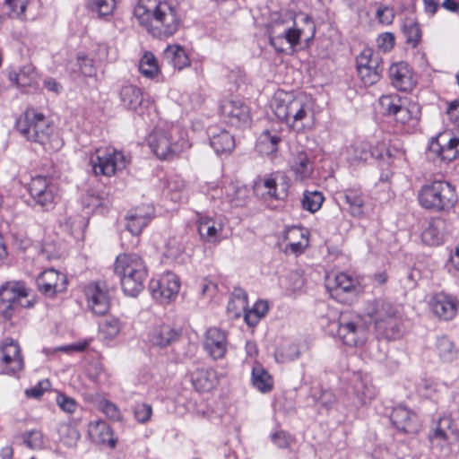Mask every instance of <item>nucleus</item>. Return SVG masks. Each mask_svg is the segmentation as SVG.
<instances>
[{
  "instance_id": "338daca9",
  "label": "nucleus",
  "mask_w": 459,
  "mask_h": 459,
  "mask_svg": "<svg viewBox=\"0 0 459 459\" xmlns=\"http://www.w3.org/2000/svg\"><path fill=\"white\" fill-rule=\"evenodd\" d=\"M170 191L175 192L171 198L175 201H181L182 192L186 188V183L179 178L174 179L169 183Z\"/></svg>"
},
{
  "instance_id": "a211bd4d",
  "label": "nucleus",
  "mask_w": 459,
  "mask_h": 459,
  "mask_svg": "<svg viewBox=\"0 0 459 459\" xmlns=\"http://www.w3.org/2000/svg\"><path fill=\"white\" fill-rule=\"evenodd\" d=\"M1 362L5 373L15 374L23 369L24 360L19 344L11 338L3 341Z\"/></svg>"
},
{
  "instance_id": "de8ad7c7",
  "label": "nucleus",
  "mask_w": 459,
  "mask_h": 459,
  "mask_svg": "<svg viewBox=\"0 0 459 459\" xmlns=\"http://www.w3.org/2000/svg\"><path fill=\"white\" fill-rule=\"evenodd\" d=\"M403 101L397 94L384 95L379 99V105L385 115L393 116Z\"/></svg>"
},
{
  "instance_id": "13d9d810",
  "label": "nucleus",
  "mask_w": 459,
  "mask_h": 459,
  "mask_svg": "<svg viewBox=\"0 0 459 459\" xmlns=\"http://www.w3.org/2000/svg\"><path fill=\"white\" fill-rule=\"evenodd\" d=\"M377 43L379 49L388 52L394 46V36L390 32L382 33L378 36Z\"/></svg>"
},
{
  "instance_id": "bf43d9fd",
  "label": "nucleus",
  "mask_w": 459,
  "mask_h": 459,
  "mask_svg": "<svg viewBox=\"0 0 459 459\" xmlns=\"http://www.w3.org/2000/svg\"><path fill=\"white\" fill-rule=\"evenodd\" d=\"M183 247L181 243L176 238H169L166 244L165 255L169 258L176 259L182 252Z\"/></svg>"
},
{
  "instance_id": "7ed1b4c3",
  "label": "nucleus",
  "mask_w": 459,
  "mask_h": 459,
  "mask_svg": "<svg viewBox=\"0 0 459 459\" xmlns=\"http://www.w3.org/2000/svg\"><path fill=\"white\" fill-rule=\"evenodd\" d=\"M16 128L28 141L42 145L46 150L57 151L63 140L55 132L53 122L42 112L27 108L16 121Z\"/></svg>"
},
{
  "instance_id": "8fccbe9b",
  "label": "nucleus",
  "mask_w": 459,
  "mask_h": 459,
  "mask_svg": "<svg viewBox=\"0 0 459 459\" xmlns=\"http://www.w3.org/2000/svg\"><path fill=\"white\" fill-rule=\"evenodd\" d=\"M88 436L95 444L104 447L113 448L117 442L114 432H88Z\"/></svg>"
},
{
  "instance_id": "ea45409f",
  "label": "nucleus",
  "mask_w": 459,
  "mask_h": 459,
  "mask_svg": "<svg viewBox=\"0 0 459 459\" xmlns=\"http://www.w3.org/2000/svg\"><path fill=\"white\" fill-rule=\"evenodd\" d=\"M437 351L440 359L445 362H451L457 358L458 350L455 348L454 342L446 336L437 338Z\"/></svg>"
},
{
  "instance_id": "09e8293b",
  "label": "nucleus",
  "mask_w": 459,
  "mask_h": 459,
  "mask_svg": "<svg viewBox=\"0 0 459 459\" xmlns=\"http://www.w3.org/2000/svg\"><path fill=\"white\" fill-rule=\"evenodd\" d=\"M299 347L296 343L282 346L275 352V359L280 363L293 361L299 357Z\"/></svg>"
},
{
  "instance_id": "2f4dec72",
  "label": "nucleus",
  "mask_w": 459,
  "mask_h": 459,
  "mask_svg": "<svg viewBox=\"0 0 459 459\" xmlns=\"http://www.w3.org/2000/svg\"><path fill=\"white\" fill-rule=\"evenodd\" d=\"M390 420L397 430H407L408 428L413 427L417 416L408 408L398 406L392 411Z\"/></svg>"
},
{
  "instance_id": "6e6552de",
  "label": "nucleus",
  "mask_w": 459,
  "mask_h": 459,
  "mask_svg": "<svg viewBox=\"0 0 459 459\" xmlns=\"http://www.w3.org/2000/svg\"><path fill=\"white\" fill-rule=\"evenodd\" d=\"M418 199L422 207L433 211L452 208L458 200L455 187L442 180L424 185L419 192Z\"/></svg>"
},
{
  "instance_id": "69168bd1",
  "label": "nucleus",
  "mask_w": 459,
  "mask_h": 459,
  "mask_svg": "<svg viewBox=\"0 0 459 459\" xmlns=\"http://www.w3.org/2000/svg\"><path fill=\"white\" fill-rule=\"evenodd\" d=\"M395 112L396 113H394L392 117H394L396 122L401 123L403 125L409 123L412 117L411 111L405 106V101L402 103L400 108H398V109Z\"/></svg>"
},
{
  "instance_id": "6ab92c4d",
  "label": "nucleus",
  "mask_w": 459,
  "mask_h": 459,
  "mask_svg": "<svg viewBox=\"0 0 459 459\" xmlns=\"http://www.w3.org/2000/svg\"><path fill=\"white\" fill-rule=\"evenodd\" d=\"M203 344L210 358L214 360L221 359L228 351L227 334L218 327H210L205 332Z\"/></svg>"
},
{
  "instance_id": "9d476101",
  "label": "nucleus",
  "mask_w": 459,
  "mask_h": 459,
  "mask_svg": "<svg viewBox=\"0 0 459 459\" xmlns=\"http://www.w3.org/2000/svg\"><path fill=\"white\" fill-rule=\"evenodd\" d=\"M95 158L91 159L92 169L96 176L111 177L126 168L127 160L125 155L113 148L96 150Z\"/></svg>"
},
{
  "instance_id": "f257e3e1",
  "label": "nucleus",
  "mask_w": 459,
  "mask_h": 459,
  "mask_svg": "<svg viewBox=\"0 0 459 459\" xmlns=\"http://www.w3.org/2000/svg\"><path fill=\"white\" fill-rule=\"evenodd\" d=\"M134 17L141 27L158 39L174 35L182 21L177 4L169 0H139Z\"/></svg>"
},
{
  "instance_id": "e433bc0d",
  "label": "nucleus",
  "mask_w": 459,
  "mask_h": 459,
  "mask_svg": "<svg viewBox=\"0 0 459 459\" xmlns=\"http://www.w3.org/2000/svg\"><path fill=\"white\" fill-rule=\"evenodd\" d=\"M210 143L217 153L230 152L235 147L234 137L226 130H221L218 134L212 133Z\"/></svg>"
},
{
  "instance_id": "423d86ee",
  "label": "nucleus",
  "mask_w": 459,
  "mask_h": 459,
  "mask_svg": "<svg viewBox=\"0 0 459 459\" xmlns=\"http://www.w3.org/2000/svg\"><path fill=\"white\" fill-rule=\"evenodd\" d=\"M186 136L179 125H166L149 135L148 144L158 159L170 160L190 146Z\"/></svg>"
},
{
  "instance_id": "79ce46f5",
  "label": "nucleus",
  "mask_w": 459,
  "mask_h": 459,
  "mask_svg": "<svg viewBox=\"0 0 459 459\" xmlns=\"http://www.w3.org/2000/svg\"><path fill=\"white\" fill-rule=\"evenodd\" d=\"M247 307V295L241 290H235L228 304V311L235 317H238Z\"/></svg>"
},
{
  "instance_id": "39448f33",
  "label": "nucleus",
  "mask_w": 459,
  "mask_h": 459,
  "mask_svg": "<svg viewBox=\"0 0 459 459\" xmlns=\"http://www.w3.org/2000/svg\"><path fill=\"white\" fill-rule=\"evenodd\" d=\"M363 315L373 324L378 336L394 340L402 335V316L394 304L385 299L368 301L364 306Z\"/></svg>"
},
{
  "instance_id": "2eb2a0df",
  "label": "nucleus",
  "mask_w": 459,
  "mask_h": 459,
  "mask_svg": "<svg viewBox=\"0 0 459 459\" xmlns=\"http://www.w3.org/2000/svg\"><path fill=\"white\" fill-rule=\"evenodd\" d=\"M326 288L332 298L342 303H347L354 297L359 289L358 281L351 276L339 273L333 277H327Z\"/></svg>"
},
{
  "instance_id": "0eeeda50",
  "label": "nucleus",
  "mask_w": 459,
  "mask_h": 459,
  "mask_svg": "<svg viewBox=\"0 0 459 459\" xmlns=\"http://www.w3.org/2000/svg\"><path fill=\"white\" fill-rule=\"evenodd\" d=\"M115 273L120 278L124 292L137 296L144 288L147 267L143 259L136 254H123L117 257Z\"/></svg>"
},
{
  "instance_id": "f704fd0d",
  "label": "nucleus",
  "mask_w": 459,
  "mask_h": 459,
  "mask_svg": "<svg viewBox=\"0 0 459 459\" xmlns=\"http://www.w3.org/2000/svg\"><path fill=\"white\" fill-rule=\"evenodd\" d=\"M178 332L169 325H163L153 329L150 334V342L156 346L166 347L175 342Z\"/></svg>"
},
{
  "instance_id": "49530a36",
  "label": "nucleus",
  "mask_w": 459,
  "mask_h": 459,
  "mask_svg": "<svg viewBox=\"0 0 459 459\" xmlns=\"http://www.w3.org/2000/svg\"><path fill=\"white\" fill-rule=\"evenodd\" d=\"M403 33L408 44L416 47L421 39V30L418 22L407 19L403 24Z\"/></svg>"
},
{
  "instance_id": "f03ea898",
  "label": "nucleus",
  "mask_w": 459,
  "mask_h": 459,
  "mask_svg": "<svg viewBox=\"0 0 459 459\" xmlns=\"http://www.w3.org/2000/svg\"><path fill=\"white\" fill-rule=\"evenodd\" d=\"M271 45L279 53H292L302 41L308 43L316 34V25L305 13L294 17L276 15L267 26Z\"/></svg>"
},
{
  "instance_id": "6e6d98bb",
  "label": "nucleus",
  "mask_w": 459,
  "mask_h": 459,
  "mask_svg": "<svg viewBox=\"0 0 459 459\" xmlns=\"http://www.w3.org/2000/svg\"><path fill=\"white\" fill-rule=\"evenodd\" d=\"M22 438L25 445L30 449H40L44 446L42 432H25Z\"/></svg>"
},
{
  "instance_id": "a878e982",
  "label": "nucleus",
  "mask_w": 459,
  "mask_h": 459,
  "mask_svg": "<svg viewBox=\"0 0 459 459\" xmlns=\"http://www.w3.org/2000/svg\"><path fill=\"white\" fill-rule=\"evenodd\" d=\"M190 379L198 392H209L217 385L216 371L211 368L196 367L191 371Z\"/></svg>"
},
{
  "instance_id": "9b49d317",
  "label": "nucleus",
  "mask_w": 459,
  "mask_h": 459,
  "mask_svg": "<svg viewBox=\"0 0 459 459\" xmlns=\"http://www.w3.org/2000/svg\"><path fill=\"white\" fill-rule=\"evenodd\" d=\"M459 154V136L441 133L429 143L427 156L433 161L450 162Z\"/></svg>"
},
{
  "instance_id": "052dcab7",
  "label": "nucleus",
  "mask_w": 459,
  "mask_h": 459,
  "mask_svg": "<svg viewBox=\"0 0 459 459\" xmlns=\"http://www.w3.org/2000/svg\"><path fill=\"white\" fill-rule=\"evenodd\" d=\"M376 16L380 23L389 25L394 19V11L388 6H380L377 11Z\"/></svg>"
},
{
  "instance_id": "4d7b16f0",
  "label": "nucleus",
  "mask_w": 459,
  "mask_h": 459,
  "mask_svg": "<svg viewBox=\"0 0 459 459\" xmlns=\"http://www.w3.org/2000/svg\"><path fill=\"white\" fill-rule=\"evenodd\" d=\"M152 414V408L148 403H137L134 408L135 420L140 423L147 422Z\"/></svg>"
},
{
  "instance_id": "0e129e2a",
  "label": "nucleus",
  "mask_w": 459,
  "mask_h": 459,
  "mask_svg": "<svg viewBox=\"0 0 459 459\" xmlns=\"http://www.w3.org/2000/svg\"><path fill=\"white\" fill-rule=\"evenodd\" d=\"M102 411L112 420H120V411L116 404L112 403L109 401H103L100 403Z\"/></svg>"
},
{
  "instance_id": "1a4fd4ad",
  "label": "nucleus",
  "mask_w": 459,
  "mask_h": 459,
  "mask_svg": "<svg viewBox=\"0 0 459 459\" xmlns=\"http://www.w3.org/2000/svg\"><path fill=\"white\" fill-rule=\"evenodd\" d=\"M28 290L20 281H6L0 287V316L11 319L23 307H30L33 302L28 299Z\"/></svg>"
},
{
  "instance_id": "3c124183",
  "label": "nucleus",
  "mask_w": 459,
  "mask_h": 459,
  "mask_svg": "<svg viewBox=\"0 0 459 459\" xmlns=\"http://www.w3.org/2000/svg\"><path fill=\"white\" fill-rule=\"evenodd\" d=\"M247 189L243 186L230 185L226 187V200L234 205H240L247 195Z\"/></svg>"
},
{
  "instance_id": "e2e57ef3",
  "label": "nucleus",
  "mask_w": 459,
  "mask_h": 459,
  "mask_svg": "<svg viewBox=\"0 0 459 459\" xmlns=\"http://www.w3.org/2000/svg\"><path fill=\"white\" fill-rule=\"evenodd\" d=\"M101 330L106 337L112 339L117 335L120 331L119 322L117 319L106 321L102 325Z\"/></svg>"
},
{
  "instance_id": "4be33fe9",
  "label": "nucleus",
  "mask_w": 459,
  "mask_h": 459,
  "mask_svg": "<svg viewBox=\"0 0 459 459\" xmlns=\"http://www.w3.org/2000/svg\"><path fill=\"white\" fill-rule=\"evenodd\" d=\"M89 309L95 315L103 316L109 310L110 301L108 291L99 283L91 282L84 289Z\"/></svg>"
},
{
  "instance_id": "412c9836",
  "label": "nucleus",
  "mask_w": 459,
  "mask_h": 459,
  "mask_svg": "<svg viewBox=\"0 0 459 459\" xmlns=\"http://www.w3.org/2000/svg\"><path fill=\"white\" fill-rule=\"evenodd\" d=\"M152 204H142L130 210L126 217V228L133 236H139L154 217Z\"/></svg>"
},
{
  "instance_id": "f8f14e48",
  "label": "nucleus",
  "mask_w": 459,
  "mask_h": 459,
  "mask_svg": "<svg viewBox=\"0 0 459 459\" xmlns=\"http://www.w3.org/2000/svg\"><path fill=\"white\" fill-rule=\"evenodd\" d=\"M357 70L361 82L369 86L376 83L381 76V58L371 48H364L357 56Z\"/></svg>"
},
{
  "instance_id": "cd10ccee",
  "label": "nucleus",
  "mask_w": 459,
  "mask_h": 459,
  "mask_svg": "<svg viewBox=\"0 0 459 459\" xmlns=\"http://www.w3.org/2000/svg\"><path fill=\"white\" fill-rule=\"evenodd\" d=\"M340 198L343 199L348 205V212L360 218L364 215L365 196L360 189L351 187L339 192Z\"/></svg>"
},
{
  "instance_id": "7c9ffc66",
  "label": "nucleus",
  "mask_w": 459,
  "mask_h": 459,
  "mask_svg": "<svg viewBox=\"0 0 459 459\" xmlns=\"http://www.w3.org/2000/svg\"><path fill=\"white\" fill-rule=\"evenodd\" d=\"M290 169L295 175V179L304 180L308 178L313 172V165L305 152H297L290 160Z\"/></svg>"
},
{
  "instance_id": "5fc2aeb1",
  "label": "nucleus",
  "mask_w": 459,
  "mask_h": 459,
  "mask_svg": "<svg viewBox=\"0 0 459 459\" xmlns=\"http://www.w3.org/2000/svg\"><path fill=\"white\" fill-rule=\"evenodd\" d=\"M336 403V397L331 391H323L320 396L316 399V405L319 411L325 410V411L333 409Z\"/></svg>"
},
{
  "instance_id": "58836bf2",
  "label": "nucleus",
  "mask_w": 459,
  "mask_h": 459,
  "mask_svg": "<svg viewBox=\"0 0 459 459\" xmlns=\"http://www.w3.org/2000/svg\"><path fill=\"white\" fill-rule=\"evenodd\" d=\"M281 142V138L277 133L265 131L260 135L256 146L260 152L269 155L277 152Z\"/></svg>"
},
{
  "instance_id": "393cba45",
  "label": "nucleus",
  "mask_w": 459,
  "mask_h": 459,
  "mask_svg": "<svg viewBox=\"0 0 459 459\" xmlns=\"http://www.w3.org/2000/svg\"><path fill=\"white\" fill-rule=\"evenodd\" d=\"M389 77L394 87L407 91L415 84L412 70L405 62L393 64L389 68Z\"/></svg>"
},
{
  "instance_id": "b1692460",
  "label": "nucleus",
  "mask_w": 459,
  "mask_h": 459,
  "mask_svg": "<svg viewBox=\"0 0 459 459\" xmlns=\"http://www.w3.org/2000/svg\"><path fill=\"white\" fill-rule=\"evenodd\" d=\"M39 290L46 295L53 296L66 289L67 280L65 275L54 269L42 272L36 280Z\"/></svg>"
},
{
  "instance_id": "4c0bfd02",
  "label": "nucleus",
  "mask_w": 459,
  "mask_h": 459,
  "mask_svg": "<svg viewBox=\"0 0 459 459\" xmlns=\"http://www.w3.org/2000/svg\"><path fill=\"white\" fill-rule=\"evenodd\" d=\"M252 385L261 393H268L273 387L272 376L261 366H255L252 369Z\"/></svg>"
},
{
  "instance_id": "680f3d73",
  "label": "nucleus",
  "mask_w": 459,
  "mask_h": 459,
  "mask_svg": "<svg viewBox=\"0 0 459 459\" xmlns=\"http://www.w3.org/2000/svg\"><path fill=\"white\" fill-rule=\"evenodd\" d=\"M270 439L280 448L288 447L292 442L291 437L287 432H273L270 435Z\"/></svg>"
},
{
  "instance_id": "a19ab883",
  "label": "nucleus",
  "mask_w": 459,
  "mask_h": 459,
  "mask_svg": "<svg viewBox=\"0 0 459 459\" xmlns=\"http://www.w3.org/2000/svg\"><path fill=\"white\" fill-rule=\"evenodd\" d=\"M139 71L143 76L149 79H152L158 75L160 73L158 61L152 52L146 51L143 55L139 63Z\"/></svg>"
},
{
  "instance_id": "a18cd8bd",
  "label": "nucleus",
  "mask_w": 459,
  "mask_h": 459,
  "mask_svg": "<svg viewBox=\"0 0 459 459\" xmlns=\"http://www.w3.org/2000/svg\"><path fill=\"white\" fill-rule=\"evenodd\" d=\"M325 200L323 194L319 191H306L303 195L302 206L310 212H317Z\"/></svg>"
},
{
  "instance_id": "37998d69",
  "label": "nucleus",
  "mask_w": 459,
  "mask_h": 459,
  "mask_svg": "<svg viewBox=\"0 0 459 459\" xmlns=\"http://www.w3.org/2000/svg\"><path fill=\"white\" fill-rule=\"evenodd\" d=\"M28 4L29 0H4V8L11 18L25 20V11Z\"/></svg>"
},
{
  "instance_id": "473e14b6",
  "label": "nucleus",
  "mask_w": 459,
  "mask_h": 459,
  "mask_svg": "<svg viewBox=\"0 0 459 459\" xmlns=\"http://www.w3.org/2000/svg\"><path fill=\"white\" fill-rule=\"evenodd\" d=\"M286 240L293 253L300 254L308 246L307 230L300 227H292L286 233Z\"/></svg>"
},
{
  "instance_id": "c756f323",
  "label": "nucleus",
  "mask_w": 459,
  "mask_h": 459,
  "mask_svg": "<svg viewBox=\"0 0 459 459\" xmlns=\"http://www.w3.org/2000/svg\"><path fill=\"white\" fill-rule=\"evenodd\" d=\"M445 221L439 218L431 220L421 233L422 241L429 246H438L444 240Z\"/></svg>"
},
{
  "instance_id": "72a5a7b5",
  "label": "nucleus",
  "mask_w": 459,
  "mask_h": 459,
  "mask_svg": "<svg viewBox=\"0 0 459 459\" xmlns=\"http://www.w3.org/2000/svg\"><path fill=\"white\" fill-rule=\"evenodd\" d=\"M119 96L122 104L132 110H137L143 100L142 90L133 84L124 85L120 90Z\"/></svg>"
},
{
  "instance_id": "c85d7f7f",
  "label": "nucleus",
  "mask_w": 459,
  "mask_h": 459,
  "mask_svg": "<svg viewBox=\"0 0 459 459\" xmlns=\"http://www.w3.org/2000/svg\"><path fill=\"white\" fill-rule=\"evenodd\" d=\"M353 391L359 405L370 403L377 394V390L368 377L361 375L356 376Z\"/></svg>"
},
{
  "instance_id": "774afa93",
  "label": "nucleus",
  "mask_w": 459,
  "mask_h": 459,
  "mask_svg": "<svg viewBox=\"0 0 459 459\" xmlns=\"http://www.w3.org/2000/svg\"><path fill=\"white\" fill-rule=\"evenodd\" d=\"M446 112L449 119L459 126V100L450 102Z\"/></svg>"
},
{
  "instance_id": "20e7f679",
  "label": "nucleus",
  "mask_w": 459,
  "mask_h": 459,
  "mask_svg": "<svg viewBox=\"0 0 459 459\" xmlns=\"http://www.w3.org/2000/svg\"><path fill=\"white\" fill-rule=\"evenodd\" d=\"M272 108L275 116L295 132H305L313 127V111L308 102L301 97L279 93L273 100Z\"/></svg>"
},
{
  "instance_id": "603ef678",
  "label": "nucleus",
  "mask_w": 459,
  "mask_h": 459,
  "mask_svg": "<svg viewBox=\"0 0 459 459\" xmlns=\"http://www.w3.org/2000/svg\"><path fill=\"white\" fill-rule=\"evenodd\" d=\"M35 78L34 68L30 65L22 67L18 74H14L17 85L26 87L32 83Z\"/></svg>"
},
{
  "instance_id": "864d4df0",
  "label": "nucleus",
  "mask_w": 459,
  "mask_h": 459,
  "mask_svg": "<svg viewBox=\"0 0 459 459\" xmlns=\"http://www.w3.org/2000/svg\"><path fill=\"white\" fill-rule=\"evenodd\" d=\"M350 158L353 161L366 160L370 156L368 144L364 143H355L348 149Z\"/></svg>"
},
{
  "instance_id": "dca6fc26",
  "label": "nucleus",
  "mask_w": 459,
  "mask_h": 459,
  "mask_svg": "<svg viewBox=\"0 0 459 459\" xmlns=\"http://www.w3.org/2000/svg\"><path fill=\"white\" fill-rule=\"evenodd\" d=\"M179 290V278L170 272L163 273L159 279L152 280L150 282V290L153 298L161 302H169L175 299Z\"/></svg>"
},
{
  "instance_id": "aec40b11",
  "label": "nucleus",
  "mask_w": 459,
  "mask_h": 459,
  "mask_svg": "<svg viewBox=\"0 0 459 459\" xmlns=\"http://www.w3.org/2000/svg\"><path fill=\"white\" fill-rule=\"evenodd\" d=\"M429 307L432 313L437 317L449 321L452 320L458 312L459 300L453 295L439 292L431 298Z\"/></svg>"
},
{
  "instance_id": "f3484780",
  "label": "nucleus",
  "mask_w": 459,
  "mask_h": 459,
  "mask_svg": "<svg viewBox=\"0 0 459 459\" xmlns=\"http://www.w3.org/2000/svg\"><path fill=\"white\" fill-rule=\"evenodd\" d=\"M337 336L349 347H360L368 339V331L357 322L341 317L338 323Z\"/></svg>"
},
{
  "instance_id": "c9c22d12",
  "label": "nucleus",
  "mask_w": 459,
  "mask_h": 459,
  "mask_svg": "<svg viewBox=\"0 0 459 459\" xmlns=\"http://www.w3.org/2000/svg\"><path fill=\"white\" fill-rule=\"evenodd\" d=\"M164 57L173 67L178 70L190 65L185 49L178 45L168 46L164 51Z\"/></svg>"
},
{
  "instance_id": "c03bdc74",
  "label": "nucleus",
  "mask_w": 459,
  "mask_h": 459,
  "mask_svg": "<svg viewBox=\"0 0 459 459\" xmlns=\"http://www.w3.org/2000/svg\"><path fill=\"white\" fill-rule=\"evenodd\" d=\"M87 6L89 10L100 17L112 14L115 7V0H89Z\"/></svg>"
},
{
  "instance_id": "4468645a",
  "label": "nucleus",
  "mask_w": 459,
  "mask_h": 459,
  "mask_svg": "<svg viewBox=\"0 0 459 459\" xmlns=\"http://www.w3.org/2000/svg\"><path fill=\"white\" fill-rule=\"evenodd\" d=\"M30 194L37 205L50 210L56 202L58 188L47 178L36 177L30 183Z\"/></svg>"
},
{
  "instance_id": "ddd939ff",
  "label": "nucleus",
  "mask_w": 459,
  "mask_h": 459,
  "mask_svg": "<svg viewBox=\"0 0 459 459\" xmlns=\"http://www.w3.org/2000/svg\"><path fill=\"white\" fill-rule=\"evenodd\" d=\"M220 114L224 123L237 128L247 126L251 119L249 108L238 99L223 100Z\"/></svg>"
},
{
  "instance_id": "5701e85b",
  "label": "nucleus",
  "mask_w": 459,
  "mask_h": 459,
  "mask_svg": "<svg viewBox=\"0 0 459 459\" xmlns=\"http://www.w3.org/2000/svg\"><path fill=\"white\" fill-rule=\"evenodd\" d=\"M277 178L275 174H269L258 178L253 185L255 195L264 200L283 199L287 195V189L284 186L279 187Z\"/></svg>"
},
{
  "instance_id": "bb28decb",
  "label": "nucleus",
  "mask_w": 459,
  "mask_h": 459,
  "mask_svg": "<svg viewBox=\"0 0 459 459\" xmlns=\"http://www.w3.org/2000/svg\"><path fill=\"white\" fill-rule=\"evenodd\" d=\"M223 224L221 220L202 216L198 220V232L206 242H218L221 238Z\"/></svg>"
}]
</instances>
